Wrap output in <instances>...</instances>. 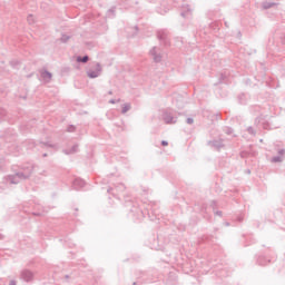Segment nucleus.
<instances>
[{"label": "nucleus", "mask_w": 285, "mask_h": 285, "mask_svg": "<svg viewBox=\"0 0 285 285\" xmlns=\"http://www.w3.org/2000/svg\"><path fill=\"white\" fill-rule=\"evenodd\" d=\"M30 175H32V169H30L27 173L19 171V173H16L14 175H9L7 177V181H9V184H19V181H23L24 179H30Z\"/></svg>", "instance_id": "nucleus-1"}, {"label": "nucleus", "mask_w": 285, "mask_h": 285, "mask_svg": "<svg viewBox=\"0 0 285 285\" xmlns=\"http://www.w3.org/2000/svg\"><path fill=\"white\" fill-rule=\"evenodd\" d=\"M125 206L128 208L129 213H134V216L137 217V219L144 217V212L139 209V204L132 200H126Z\"/></svg>", "instance_id": "nucleus-2"}, {"label": "nucleus", "mask_w": 285, "mask_h": 285, "mask_svg": "<svg viewBox=\"0 0 285 285\" xmlns=\"http://www.w3.org/2000/svg\"><path fill=\"white\" fill-rule=\"evenodd\" d=\"M156 37L157 39L160 41V43L165 47H168L170 46V38H169V33H168V30L166 29H159L157 32H156Z\"/></svg>", "instance_id": "nucleus-3"}, {"label": "nucleus", "mask_w": 285, "mask_h": 285, "mask_svg": "<svg viewBox=\"0 0 285 285\" xmlns=\"http://www.w3.org/2000/svg\"><path fill=\"white\" fill-rule=\"evenodd\" d=\"M20 279L22 282H27V284H30V282H35V272L24 268L20 272Z\"/></svg>", "instance_id": "nucleus-4"}, {"label": "nucleus", "mask_w": 285, "mask_h": 285, "mask_svg": "<svg viewBox=\"0 0 285 285\" xmlns=\"http://www.w3.org/2000/svg\"><path fill=\"white\" fill-rule=\"evenodd\" d=\"M126 190V186H124L122 184L116 186V187H109L107 189V193L109 195H112V197H119V195H121V193H124Z\"/></svg>", "instance_id": "nucleus-5"}, {"label": "nucleus", "mask_w": 285, "mask_h": 285, "mask_svg": "<svg viewBox=\"0 0 285 285\" xmlns=\"http://www.w3.org/2000/svg\"><path fill=\"white\" fill-rule=\"evenodd\" d=\"M102 70L104 69L101 68V63L96 62V70L88 69L87 77H89V79H97V77H99L101 75Z\"/></svg>", "instance_id": "nucleus-6"}, {"label": "nucleus", "mask_w": 285, "mask_h": 285, "mask_svg": "<svg viewBox=\"0 0 285 285\" xmlns=\"http://www.w3.org/2000/svg\"><path fill=\"white\" fill-rule=\"evenodd\" d=\"M39 75L45 83H50L52 81V73L48 69H39Z\"/></svg>", "instance_id": "nucleus-7"}, {"label": "nucleus", "mask_w": 285, "mask_h": 285, "mask_svg": "<svg viewBox=\"0 0 285 285\" xmlns=\"http://www.w3.org/2000/svg\"><path fill=\"white\" fill-rule=\"evenodd\" d=\"M149 55L153 57L155 63H161V52H159V48L154 47L150 51Z\"/></svg>", "instance_id": "nucleus-8"}, {"label": "nucleus", "mask_w": 285, "mask_h": 285, "mask_svg": "<svg viewBox=\"0 0 285 285\" xmlns=\"http://www.w3.org/2000/svg\"><path fill=\"white\" fill-rule=\"evenodd\" d=\"M163 121H165V124H177V118L173 117V114L170 111H164L163 112Z\"/></svg>", "instance_id": "nucleus-9"}, {"label": "nucleus", "mask_w": 285, "mask_h": 285, "mask_svg": "<svg viewBox=\"0 0 285 285\" xmlns=\"http://www.w3.org/2000/svg\"><path fill=\"white\" fill-rule=\"evenodd\" d=\"M72 186H73L75 190H79V189L83 188V186H86V180L81 179V178H76L72 183Z\"/></svg>", "instance_id": "nucleus-10"}, {"label": "nucleus", "mask_w": 285, "mask_h": 285, "mask_svg": "<svg viewBox=\"0 0 285 285\" xmlns=\"http://www.w3.org/2000/svg\"><path fill=\"white\" fill-rule=\"evenodd\" d=\"M209 144L213 148H216V150H222V148H224V139L213 140Z\"/></svg>", "instance_id": "nucleus-11"}, {"label": "nucleus", "mask_w": 285, "mask_h": 285, "mask_svg": "<svg viewBox=\"0 0 285 285\" xmlns=\"http://www.w3.org/2000/svg\"><path fill=\"white\" fill-rule=\"evenodd\" d=\"M184 11L181 12V17L186 19V17L193 16V9H190V6L186 4L183 7Z\"/></svg>", "instance_id": "nucleus-12"}, {"label": "nucleus", "mask_w": 285, "mask_h": 285, "mask_svg": "<svg viewBox=\"0 0 285 285\" xmlns=\"http://www.w3.org/2000/svg\"><path fill=\"white\" fill-rule=\"evenodd\" d=\"M79 145H73L70 149L65 150V155H75V153H78Z\"/></svg>", "instance_id": "nucleus-13"}, {"label": "nucleus", "mask_w": 285, "mask_h": 285, "mask_svg": "<svg viewBox=\"0 0 285 285\" xmlns=\"http://www.w3.org/2000/svg\"><path fill=\"white\" fill-rule=\"evenodd\" d=\"M263 10H271V8H275L277 6L276 2H263Z\"/></svg>", "instance_id": "nucleus-14"}, {"label": "nucleus", "mask_w": 285, "mask_h": 285, "mask_svg": "<svg viewBox=\"0 0 285 285\" xmlns=\"http://www.w3.org/2000/svg\"><path fill=\"white\" fill-rule=\"evenodd\" d=\"M257 263L259 266H266L267 264H271V261L266 259L264 256H259Z\"/></svg>", "instance_id": "nucleus-15"}, {"label": "nucleus", "mask_w": 285, "mask_h": 285, "mask_svg": "<svg viewBox=\"0 0 285 285\" xmlns=\"http://www.w3.org/2000/svg\"><path fill=\"white\" fill-rule=\"evenodd\" d=\"M131 108H132V105L130 102L124 104L121 109V115H126V112H128V110H130Z\"/></svg>", "instance_id": "nucleus-16"}, {"label": "nucleus", "mask_w": 285, "mask_h": 285, "mask_svg": "<svg viewBox=\"0 0 285 285\" xmlns=\"http://www.w3.org/2000/svg\"><path fill=\"white\" fill-rule=\"evenodd\" d=\"M256 121H258V124H259V121H263V122H262V126H263L264 130H268V128L271 127V125L268 124V121H264V118H263L262 116L258 117V118L256 119Z\"/></svg>", "instance_id": "nucleus-17"}, {"label": "nucleus", "mask_w": 285, "mask_h": 285, "mask_svg": "<svg viewBox=\"0 0 285 285\" xmlns=\"http://www.w3.org/2000/svg\"><path fill=\"white\" fill-rule=\"evenodd\" d=\"M77 61H78V63H88V61H90V57H88V56H83V57L78 56Z\"/></svg>", "instance_id": "nucleus-18"}, {"label": "nucleus", "mask_w": 285, "mask_h": 285, "mask_svg": "<svg viewBox=\"0 0 285 285\" xmlns=\"http://www.w3.org/2000/svg\"><path fill=\"white\" fill-rule=\"evenodd\" d=\"M60 41L62 43H68V41H70V36L68 35H62L61 38H60Z\"/></svg>", "instance_id": "nucleus-19"}, {"label": "nucleus", "mask_w": 285, "mask_h": 285, "mask_svg": "<svg viewBox=\"0 0 285 285\" xmlns=\"http://www.w3.org/2000/svg\"><path fill=\"white\" fill-rule=\"evenodd\" d=\"M282 163V156H274L272 158V164H279Z\"/></svg>", "instance_id": "nucleus-20"}, {"label": "nucleus", "mask_w": 285, "mask_h": 285, "mask_svg": "<svg viewBox=\"0 0 285 285\" xmlns=\"http://www.w3.org/2000/svg\"><path fill=\"white\" fill-rule=\"evenodd\" d=\"M40 144H42V146H45L46 148H57V145H52L50 142L40 141Z\"/></svg>", "instance_id": "nucleus-21"}, {"label": "nucleus", "mask_w": 285, "mask_h": 285, "mask_svg": "<svg viewBox=\"0 0 285 285\" xmlns=\"http://www.w3.org/2000/svg\"><path fill=\"white\" fill-rule=\"evenodd\" d=\"M27 21H28V23H29L30 26H32V23H35V16L29 14V16L27 17Z\"/></svg>", "instance_id": "nucleus-22"}, {"label": "nucleus", "mask_w": 285, "mask_h": 285, "mask_svg": "<svg viewBox=\"0 0 285 285\" xmlns=\"http://www.w3.org/2000/svg\"><path fill=\"white\" fill-rule=\"evenodd\" d=\"M247 132H248L249 135H253V137H255V135H257V132L255 131V128H253V127H248V128H247Z\"/></svg>", "instance_id": "nucleus-23"}, {"label": "nucleus", "mask_w": 285, "mask_h": 285, "mask_svg": "<svg viewBox=\"0 0 285 285\" xmlns=\"http://www.w3.org/2000/svg\"><path fill=\"white\" fill-rule=\"evenodd\" d=\"M75 130H77V127H75V125H69L67 128V132H75Z\"/></svg>", "instance_id": "nucleus-24"}, {"label": "nucleus", "mask_w": 285, "mask_h": 285, "mask_svg": "<svg viewBox=\"0 0 285 285\" xmlns=\"http://www.w3.org/2000/svg\"><path fill=\"white\" fill-rule=\"evenodd\" d=\"M249 156H250V154L248 151H240L242 159H246Z\"/></svg>", "instance_id": "nucleus-25"}, {"label": "nucleus", "mask_w": 285, "mask_h": 285, "mask_svg": "<svg viewBox=\"0 0 285 285\" xmlns=\"http://www.w3.org/2000/svg\"><path fill=\"white\" fill-rule=\"evenodd\" d=\"M225 132H226V135H230L233 132V128L226 127Z\"/></svg>", "instance_id": "nucleus-26"}, {"label": "nucleus", "mask_w": 285, "mask_h": 285, "mask_svg": "<svg viewBox=\"0 0 285 285\" xmlns=\"http://www.w3.org/2000/svg\"><path fill=\"white\" fill-rule=\"evenodd\" d=\"M120 101H121V99H117V100L110 99V100H109V104H119Z\"/></svg>", "instance_id": "nucleus-27"}, {"label": "nucleus", "mask_w": 285, "mask_h": 285, "mask_svg": "<svg viewBox=\"0 0 285 285\" xmlns=\"http://www.w3.org/2000/svg\"><path fill=\"white\" fill-rule=\"evenodd\" d=\"M278 155H279V157H284V155H285V149H279V150H278Z\"/></svg>", "instance_id": "nucleus-28"}, {"label": "nucleus", "mask_w": 285, "mask_h": 285, "mask_svg": "<svg viewBox=\"0 0 285 285\" xmlns=\"http://www.w3.org/2000/svg\"><path fill=\"white\" fill-rule=\"evenodd\" d=\"M210 206H212V208L215 210V208H217V202H216V200H213Z\"/></svg>", "instance_id": "nucleus-29"}, {"label": "nucleus", "mask_w": 285, "mask_h": 285, "mask_svg": "<svg viewBox=\"0 0 285 285\" xmlns=\"http://www.w3.org/2000/svg\"><path fill=\"white\" fill-rule=\"evenodd\" d=\"M187 124L193 125L195 124V120L193 118H187Z\"/></svg>", "instance_id": "nucleus-30"}, {"label": "nucleus", "mask_w": 285, "mask_h": 285, "mask_svg": "<svg viewBox=\"0 0 285 285\" xmlns=\"http://www.w3.org/2000/svg\"><path fill=\"white\" fill-rule=\"evenodd\" d=\"M215 215H218V217H222L223 213H222V210H217V212L215 213Z\"/></svg>", "instance_id": "nucleus-31"}, {"label": "nucleus", "mask_w": 285, "mask_h": 285, "mask_svg": "<svg viewBox=\"0 0 285 285\" xmlns=\"http://www.w3.org/2000/svg\"><path fill=\"white\" fill-rule=\"evenodd\" d=\"M161 146H168V141L161 140Z\"/></svg>", "instance_id": "nucleus-32"}, {"label": "nucleus", "mask_w": 285, "mask_h": 285, "mask_svg": "<svg viewBox=\"0 0 285 285\" xmlns=\"http://www.w3.org/2000/svg\"><path fill=\"white\" fill-rule=\"evenodd\" d=\"M9 285H17V281L14 279L10 281Z\"/></svg>", "instance_id": "nucleus-33"}, {"label": "nucleus", "mask_w": 285, "mask_h": 285, "mask_svg": "<svg viewBox=\"0 0 285 285\" xmlns=\"http://www.w3.org/2000/svg\"><path fill=\"white\" fill-rule=\"evenodd\" d=\"M35 217H41V214H39V213H33L32 214Z\"/></svg>", "instance_id": "nucleus-34"}, {"label": "nucleus", "mask_w": 285, "mask_h": 285, "mask_svg": "<svg viewBox=\"0 0 285 285\" xmlns=\"http://www.w3.org/2000/svg\"><path fill=\"white\" fill-rule=\"evenodd\" d=\"M109 12H111V14H115V9H110Z\"/></svg>", "instance_id": "nucleus-35"}, {"label": "nucleus", "mask_w": 285, "mask_h": 285, "mask_svg": "<svg viewBox=\"0 0 285 285\" xmlns=\"http://www.w3.org/2000/svg\"><path fill=\"white\" fill-rule=\"evenodd\" d=\"M202 210H206V204L203 205Z\"/></svg>", "instance_id": "nucleus-36"}, {"label": "nucleus", "mask_w": 285, "mask_h": 285, "mask_svg": "<svg viewBox=\"0 0 285 285\" xmlns=\"http://www.w3.org/2000/svg\"><path fill=\"white\" fill-rule=\"evenodd\" d=\"M238 222H244V217H238Z\"/></svg>", "instance_id": "nucleus-37"}, {"label": "nucleus", "mask_w": 285, "mask_h": 285, "mask_svg": "<svg viewBox=\"0 0 285 285\" xmlns=\"http://www.w3.org/2000/svg\"><path fill=\"white\" fill-rule=\"evenodd\" d=\"M6 236L3 234H0V239H4Z\"/></svg>", "instance_id": "nucleus-38"}, {"label": "nucleus", "mask_w": 285, "mask_h": 285, "mask_svg": "<svg viewBox=\"0 0 285 285\" xmlns=\"http://www.w3.org/2000/svg\"><path fill=\"white\" fill-rule=\"evenodd\" d=\"M246 174H247V175H250V169H247V170H246Z\"/></svg>", "instance_id": "nucleus-39"}, {"label": "nucleus", "mask_w": 285, "mask_h": 285, "mask_svg": "<svg viewBox=\"0 0 285 285\" xmlns=\"http://www.w3.org/2000/svg\"><path fill=\"white\" fill-rule=\"evenodd\" d=\"M65 277H66V279H70V276H69V275H66Z\"/></svg>", "instance_id": "nucleus-40"}, {"label": "nucleus", "mask_w": 285, "mask_h": 285, "mask_svg": "<svg viewBox=\"0 0 285 285\" xmlns=\"http://www.w3.org/2000/svg\"><path fill=\"white\" fill-rule=\"evenodd\" d=\"M225 226H230V223H225Z\"/></svg>", "instance_id": "nucleus-41"}, {"label": "nucleus", "mask_w": 285, "mask_h": 285, "mask_svg": "<svg viewBox=\"0 0 285 285\" xmlns=\"http://www.w3.org/2000/svg\"><path fill=\"white\" fill-rule=\"evenodd\" d=\"M108 95H112V90L108 91Z\"/></svg>", "instance_id": "nucleus-42"}, {"label": "nucleus", "mask_w": 285, "mask_h": 285, "mask_svg": "<svg viewBox=\"0 0 285 285\" xmlns=\"http://www.w3.org/2000/svg\"><path fill=\"white\" fill-rule=\"evenodd\" d=\"M42 157H48V154H43Z\"/></svg>", "instance_id": "nucleus-43"}]
</instances>
